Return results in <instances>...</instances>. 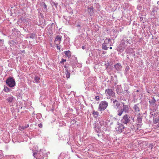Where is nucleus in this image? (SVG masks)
Listing matches in <instances>:
<instances>
[{
    "label": "nucleus",
    "mask_w": 159,
    "mask_h": 159,
    "mask_svg": "<svg viewBox=\"0 0 159 159\" xmlns=\"http://www.w3.org/2000/svg\"><path fill=\"white\" fill-rule=\"evenodd\" d=\"M33 156L36 159H46L48 156L45 151L43 149H41L37 152L33 153Z\"/></svg>",
    "instance_id": "f257e3e1"
},
{
    "label": "nucleus",
    "mask_w": 159,
    "mask_h": 159,
    "mask_svg": "<svg viewBox=\"0 0 159 159\" xmlns=\"http://www.w3.org/2000/svg\"><path fill=\"white\" fill-rule=\"evenodd\" d=\"M123 108H119L117 111V114L119 116H121L124 112L127 113H128L129 111V106L125 105L123 103Z\"/></svg>",
    "instance_id": "f03ea898"
},
{
    "label": "nucleus",
    "mask_w": 159,
    "mask_h": 159,
    "mask_svg": "<svg viewBox=\"0 0 159 159\" xmlns=\"http://www.w3.org/2000/svg\"><path fill=\"white\" fill-rule=\"evenodd\" d=\"M108 103L106 101L101 102L98 106V110L100 111H104L107 107Z\"/></svg>",
    "instance_id": "7ed1b4c3"
},
{
    "label": "nucleus",
    "mask_w": 159,
    "mask_h": 159,
    "mask_svg": "<svg viewBox=\"0 0 159 159\" xmlns=\"http://www.w3.org/2000/svg\"><path fill=\"white\" fill-rule=\"evenodd\" d=\"M6 82L7 85L10 87H13L16 84L15 80L13 78L9 77L8 78Z\"/></svg>",
    "instance_id": "20e7f679"
},
{
    "label": "nucleus",
    "mask_w": 159,
    "mask_h": 159,
    "mask_svg": "<svg viewBox=\"0 0 159 159\" xmlns=\"http://www.w3.org/2000/svg\"><path fill=\"white\" fill-rule=\"evenodd\" d=\"M125 128V126L122 124L117 122V125L115 128V130L117 133H119L124 132Z\"/></svg>",
    "instance_id": "39448f33"
},
{
    "label": "nucleus",
    "mask_w": 159,
    "mask_h": 159,
    "mask_svg": "<svg viewBox=\"0 0 159 159\" xmlns=\"http://www.w3.org/2000/svg\"><path fill=\"white\" fill-rule=\"evenodd\" d=\"M130 116H129L127 114H125L123 117V118L121 120V122L122 123L127 124L130 121Z\"/></svg>",
    "instance_id": "423d86ee"
},
{
    "label": "nucleus",
    "mask_w": 159,
    "mask_h": 159,
    "mask_svg": "<svg viewBox=\"0 0 159 159\" xmlns=\"http://www.w3.org/2000/svg\"><path fill=\"white\" fill-rule=\"evenodd\" d=\"M113 103L114 107L115 109H118L120 108L119 107L120 106V102L116 99H113L112 100Z\"/></svg>",
    "instance_id": "0eeeda50"
},
{
    "label": "nucleus",
    "mask_w": 159,
    "mask_h": 159,
    "mask_svg": "<svg viewBox=\"0 0 159 159\" xmlns=\"http://www.w3.org/2000/svg\"><path fill=\"white\" fill-rule=\"evenodd\" d=\"M62 36L60 35H57L56 38L54 41V43L55 45H59L61 43V40Z\"/></svg>",
    "instance_id": "6e6552de"
},
{
    "label": "nucleus",
    "mask_w": 159,
    "mask_h": 159,
    "mask_svg": "<svg viewBox=\"0 0 159 159\" xmlns=\"http://www.w3.org/2000/svg\"><path fill=\"white\" fill-rule=\"evenodd\" d=\"M115 68L117 71H120L121 70L122 66L120 63H118L114 66Z\"/></svg>",
    "instance_id": "1a4fd4ad"
},
{
    "label": "nucleus",
    "mask_w": 159,
    "mask_h": 159,
    "mask_svg": "<svg viewBox=\"0 0 159 159\" xmlns=\"http://www.w3.org/2000/svg\"><path fill=\"white\" fill-rule=\"evenodd\" d=\"M105 93L107 94L109 96L113 97L114 96L115 93L112 89H108L105 90Z\"/></svg>",
    "instance_id": "9d476101"
},
{
    "label": "nucleus",
    "mask_w": 159,
    "mask_h": 159,
    "mask_svg": "<svg viewBox=\"0 0 159 159\" xmlns=\"http://www.w3.org/2000/svg\"><path fill=\"white\" fill-rule=\"evenodd\" d=\"M93 128L95 130L97 133H99L101 131V128L98 125V124L95 123L93 124Z\"/></svg>",
    "instance_id": "9b49d317"
},
{
    "label": "nucleus",
    "mask_w": 159,
    "mask_h": 159,
    "mask_svg": "<svg viewBox=\"0 0 159 159\" xmlns=\"http://www.w3.org/2000/svg\"><path fill=\"white\" fill-rule=\"evenodd\" d=\"M125 47V46H122L120 44L119 46H118L117 48V51L120 52H122L124 51Z\"/></svg>",
    "instance_id": "f8f14e48"
},
{
    "label": "nucleus",
    "mask_w": 159,
    "mask_h": 159,
    "mask_svg": "<svg viewBox=\"0 0 159 159\" xmlns=\"http://www.w3.org/2000/svg\"><path fill=\"white\" fill-rule=\"evenodd\" d=\"M139 104H135L134 106L133 107L134 109L135 110V111L138 113L139 111V108L138 107V105Z\"/></svg>",
    "instance_id": "ddd939ff"
},
{
    "label": "nucleus",
    "mask_w": 159,
    "mask_h": 159,
    "mask_svg": "<svg viewBox=\"0 0 159 159\" xmlns=\"http://www.w3.org/2000/svg\"><path fill=\"white\" fill-rule=\"evenodd\" d=\"M92 114L94 118H97L98 117L99 113L97 111H96L94 110H93V111Z\"/></svg>",
    "instance_id": "4468645a"
},
{
    "label": "nucleus",
    "mask_w": 159,
    "mask_h": 159,
    "mask_svg": "<svg viewBox=\"0 0 159 159\" xmlns=\"http://www.w3.org/2000/svg\"><path fill=\"white\" fill-rule=\"evenodd\" d=\"M156 100L155 99L154 97H153L152 99L149 101V102L150 105L153 106L154 105Z\"/></svg>",
    "instance_id": "2eb2a0df"
},
{
    "label": "nucleus",
    "mask_w": 159,
    "mask_h": 159,
    "mask_svg": "<svg viewBox=\"0 0 159 159\" xmlns=\"http://www.w3.org/2000/svg\"><path fill=\"white\" fill-rule=\"evenodd\" d=\"M64 53L65 55L68 58H70L71 57V52L69 50L65 51Z\"/></svg>",
    "instance_id": "dca6fc26"
},
{
    "label": "nucleus",
    "mask_w": 159,
    "mask_h": 159,
    "mask_svg": "<svg viewBox=\"0 0 159 159\" xmlns=\"http://www.w3.org/2000/svg\"><path fill=\"white\" fill-rule=\"evenodd\" d=\"M14 98L12 96H10L9 97L6 99L8 102H11Z\"/></svg>",
    "instance_id": "f3484780"
},
{
    "label": "nucleus",
    "mask_w": 159,
    "mask_h": 159,
    "mask_svg": "<svg viewBox=\"0 0 159 159\" xmlns=\"http://www.w3.org/2000/svg\"><path fill=\"white\" fill-rule=\"evenodd\" d=\"M65 74L66 75V77L67 79L69 78L70 76V73L69 72V70L68 69H66V72H65Z\"/></svg>",
    "instance_id": "a211bd4d"
},
{
    "label": "nucleus",
    "mask_w": 159,
    "mask_h": 159,
    "mask_svg": "<svg viewBox=\"0 0 159 159\" xmlns=\"http://www.w3.org/2000/svg\"><path fill=\"white\" fill-rule=\"evenodd\" d=\"M40 80V78L37 76H35L34 78V80L35 81V82L38 83H39V80Z\"/></svg>",
    "instance_id": "6ab92c4d"
},
{
    "label": "nucleus",
    "mask_w": 159,
    "mask_h": 159,
    "mask_svg": "<svg viewBox=\"0 0 159 159\" xmlns=\"http://www.w3.org/2000/svg\"><path fill=\"white\" fill-rule=\"evenodd\" d=\"M93 7H90L88 8L89 10V12L91 14H93Z\"/></svg>",
    "instance_id": "aec40b11"
},
{
    "label": "nucleus",
    "mask_w": 159,
    "mask_h": 159,
    "mask_svg": "<svg viewBox=\"0 0 159 159\" xmlns=\"http://www.w3.org/2000/svg\"><path fill=\"white\" fill-rule=\"evenodd\" d=\"M102 48L103 49L107 50L108 49V48L107 47V45L105 44V43H103Z\"/></svg>",
    "instance_id": "412c9836"
},
{
    "label": "nucleus",
    "mask_w": 159,
    "mask_h": 159,
    "mask_svg": "<svg viewBox=\"0 0 159 159\" xmlns=\"http://www.w3.org/2000/svg\"><path fill=\"white\" fill-rule=\"evenodd\" d=\"M120 45L122 46L123 45V46H125V47L126 46L125 42V40L123 39H122V40H121Z\"/></svg>",
    "instance_id": "4be33fe9"
},
{
    "label": "nucleus",
    "mask_w": 159,
    "mask_h": 159,
    "mask_svg": "<svg viewBox=\"0 0 159 159\" xmlns=\"http://www.w3.org/2000/svg\"><path fill=\"white\" fill-rule=\"evenodd\" d=\"M3 90L7 92H9L10 91V89L7 87H4Z\"/></svg>",
    "instance_id": "5701e85b"
},
{
    "label": "nucleus",
    "mask_w": 159,
    "mask_h": 159,
    "mask_svg": "<svg viewBox=\"0 0 159 159\" xmlns=\"http://www.w3.org/2000/svg\"><path fill=\"white\" fill-rule=\"evenodd\" d=\"M120 87H119L118 86H116V90L118 94L120 93Z\"/></svg>",
    "instance_id": "b1692460"
},
{
    "label": "nucleus",
    "mask_w": 159,
    "mask_h": 159,
    "mask_svg": "<svg viewBox=\"0 0 159 159\" xmlns=\"http://www.w3.org/2000/svg\"><path fill=\"white\" fill-rule=\"evenodd\" d=\"M153 122L155 123L156 124L159 121V118H154L153 120Z\"/></svg>",
    "instance_id": "393cba45"
},
{
    "label": "nucleus",
    "mask_w": 159,
    "mask_h": 159,
    "mask_svg": "<svg viewBox=\"0 0 159 159\" xmlns=\"http://www.w3.org/2000/svg\"><path fill=\"white\" fill-rule=\"evenodd\" d=\"M142 117L141 116H138L137 118V120L139 123H141L142 121Z\"/></svg>",
    "instance_id": "a878e982"
},
{
    "label": "nucleus",
    "mask_w": 159,
    "mask_h": 159,
    "mask_svg": "<svg viewBox=\"0 0 159 159\" xmlns=\"http://www.w3.org/2000/svg\"><path fill=\"white\" fill-rule=\"evenodd\" d=\"M29 127V125L28 124L25 125V126H22L21 127V129H25Z\"/></svg>",
    "instance_id": "bb28decb"
},
{
    "label": "nucleus",
    "mask_w": 159,
    "mask_h": 159,
    "mask_svg": "<svg viewBox=\"0 0 159 159\" xmlns=\"http://www.w3.org/2000/svg\"><path fill=\"white\" fill-rule=\"evenodd\" d=\"M42 4L43 5V7L44 9L46 10H47V7L45 3L43 2Z\"/></svg>",
    "instance_id": "cd10ccee"
},
{
    "label": "nucleus",
    "mask_w": 159,
    "mask_h": 159,
    "mask_svg": "<svg viewBox=\"0 0 159 159\" xmlns=\"http://www.w3.org/2000/svg\"><path fill=\"white\" fill-rule=\"evenodd\" d=\"M126 131H125L124 132V133L125 134H127L129 133L130 132V130L129 128H127L126 129Z\"/></svg>",
    "instance_id": "c85d7f7f"
},
{
    "label": "nucleus",
    "mask_w": 159,
    "mask_h": 159,
    "mask_svg": "<svg viewBox=\"0 0 159 159\" xmlns=\"http://www.w3.org/2000/svg\"><path fill=\"white\" fill-rule=\"evenodd\" d=\"M66 61V59H61V61H60V63L61 64H63L64 63V62H65V61Z\"/></svg>",
    "instance_id": "c756f323"
},
{
    "label": "nucleus",
    "mask_w": 159,
    "mask_h": 159,
    "mask_svg": "<svg viewBox=\"0 0 159 159\" xmlns=\"http://www.w3.org/2000/svg\"><path fill=\"white\" fill-rule=\"evenodd\" d=\"M30 38L31 39H34L35 38V35L34 34H31L30 36Z\"/></svg>",
    "instance_id": "7c9ffc66"
},
{
    "label": "nucleus",
    "mask_w": 159,
    "mask_h": 159,
    "mask_svg": "<svg viewBox=\"0 0 159 159\" xmlns=\"http://www.w3.org/2000/svg\"><path fill=\"white\" fill-rule=\"evenodd\" d=\"M3 154L2 150H0V158H1L3 157Z\"/></svg>",
    "instance_id": "2f4dec72"
},
{
    "label": "nucleus",
    "mask_w": 159,
    "mask_h": 159,
    "mask_svg": "<svg viewBox=\"0 0 159 159\" xmlns=\"http://www.w3.org/2000/svg\"><path fill=\"white\" fill-rule=\"evenodd\" d=\"M129 68L128 66H127L125 68V71L126 72L128 71L129 70Z\"/></svg>",
    "instance_id": "473e14b6"
},
{
    "label": "nucleus",
    "mask_w": 159,
    "mask_h": 159,
    "mask_svg": "<svg viewBox=\"0 0 159 159\" xmlns=\"http://www.w3.org/2000/svg\"><path fill=\"white\" fill-rule=\"evenodd\" d=\"M109 43L107 41L106 39H105L104 42L103 43H105V44L107 45Z\"/></svg>",
    "instance_id": "72a5a7b5"
},
{
    "label": "nucleus",
    "mask_w": 159,
    "mask_h": 159,
    "mask_svg": "<svg viewBox=\"0 0 159 159\" xmlns=\"http://www.w3.org/2000/svg\"><path fill=\"white\" fill-rule=\"evenodd\" d=\"M95 98L97 101H98L99 99V97L98 96H96L95 97Z\"/></svg>",
    "instance_id": "f704fd0d"
},
{
    "label": "nucleus",
    "mask_w": 159,
    "mask_h": 159,
    "mask_svg": "<svg viewBox=\"0 0 159 159\" xmlns=\"http://www.w3.org/2000/svg\"><path fill=\"white\" fill-rule=\"evenodd\" d=\"M38 126L40 128H42L43 126V125L41 123L39 124L38 125Z\"/></svg>",
    "instance_id": "c9c22d12"
},
{
    "label": "nucleus",
    "mask_w": 159,
    "mask_h": 159,
    "mask_svg": "<svg viewBox=\"0 0 159 159\" xmlns=\"http://www.w3.org/2000/svg\"><path fill=\"white\" fill-rule=\"evenodd\" d=\"M56 45V47L57 49H58L59 50H60V47L58 45Z\"/></svg>",
    "instance_id": "e433bc0d"
},
{
    "label": "nucleus",
    "mask_w": 159,
    "mask_h": 159,
    "mask_svg": "<svg viewBox=\"0 0 159 159\" xmlns=\"http://www.w3.org/2000/svg\"><path fill=\"white\" fill-rule=\"evenodd\" d=\"M106 39L107 40V41L109 43L110 41H111V39H108L107 38Z\"/></svg>",
    "instance_id": "4c0bfd02"
},
{
    "label": "nucleus",
    "mask_w": 159,
    "mask_h": 159,
    "mask_svg": "<svg viewBox=\"0 0 159 159\" xmlns=\"http://www.w3.org/2000/svg\"><path fill=\"white\" fill-rule=\"evenodd\" d=\"M153 146V145L152 144H150L149 147H150V148L151 147V149H152V148Z\"/></svg>",
    "instance_id": "58836bf2"
},
{
    "label": "nucleus",
    "mask_w": 159,
    "mask_h": 159,
    "mask_svg": "<svg viewBox=\"0 0 159 159\" xmlns=\"http://www.w3.org/2000/svg\"><path fill=\"white\" fill-rule=\"evenodd\" d=\"M129 40L127 39L126 40V43H129Z\"/></svg>",
    "instance_id": "ea45409f"
},
{
    "label": "nucleus",
    "mask_w": 159,
    "mask_h": 159,
    "mask_svg": "<svg viewBox=\"0 0 159 159\" xmlns=\"http://www.w3.org/2000/svg\"><path fill=\"white\" fill-rule=\"evenodd\" d=\"M82 48L83 49H85V47L84 46H83L82 47Z\"/></svg>",
    "instance_id": "a19ab883"
},
{
    "label": "nucleus",
    "mask_w": 159,
    "mask_h": 159,
    "mask_svg": "<svg viewBox=\"0 0 159 159\" xmlns=\"http://www.w3.org/2000/svg\"><path fill=\"white\" fill-rule=\"evenodd\" d=\"M75 58V62L76 63L77 62V58Z\"/></svg>",
    "instance_id": "79ce46f5"
},
{
    "label": "nucleus",
    "mask_w": 159,
    "mask_h": 159,
    "mask_svg": "<svg viewBox=\"0 0 159 159\" xmlns=\"http://www.w3.org/2000/svg\"><path fill=\"white\" fill-rule=\"evenodd\" d=\"M64 68H66V66H64Z\"/></svg>",
    "instance_id": "37998d69"
},
{
    "label": "nucleus",
    "mask_w": 159,
    "mask_h": 159,
    "mask_svg": "<svg viewBox=\"0 0 159 159\" xmlns=\"http://www.w3.org/2000/svg\"><path fill=\"white\" fill-rule=\"evenodd\" d=\"M110 49H112V47H110Z\"/></svg>",
    "instance_id": "c03bdc74"
},
{
    "label": "nucleus",
    "mask_w": 159,
    "mask_h": 159,
    "mask_svg": "<svg viewBox=\"0 0 159 159\" xmlns=\"http://www.w3.org/2000/svg\"><path fill=\"white\" fill-rule=\"evenodd\" d=\"M77 26H79V27H80V25H77Z\"/></svg>",
    "instance_id": "a18cd8bd"
},
{
    "label": "nucleus",
    "mask_w": 159,
    "mask_h": 159,
    "mask_svg": "<svg viewBox=\"0 0 159 159\" xmlns=\"http://www.w3.org/2000/svg\"><path fill=\"white\" fill-rule=\"evenodd\" d=\"M154 11H155V10H154L153 11H152V12H154Z\"/></svg>",
    "instance_id": "49530a36"
},
{
    "label": "nucleus",
    "mask_w": 159,
    "mask_h": 159,
    "mask_svg": "<svg viewBox=\"0 0 159 159\" xmlns=\"http://www.w3.org/2000/svg\"><path fill=\"white\" fill-rule=\"evenodd\" d=\"M99 123H100V125H101V122H100Z\"/></svg>",
    "instance_id": "de8ad7c7"
},
{
    "label": "nucleus",
    "mask_w": 159,
    "mask_h": 159,
    "mask_svg": "<svg viewBox=\"0 0 159 159\" xmlns=\"http://www.w3.org/2000/svg\"><path fill=\"white\" fill-rule=\"evenodd\" d=\"M138 91H138V90H137V92H138Z\"/></svg>",
    "instance_id": "09e8293b"
}]
</instances>
